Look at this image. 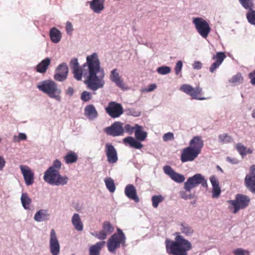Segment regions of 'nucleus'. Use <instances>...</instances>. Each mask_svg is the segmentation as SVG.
I'll list each match as a JSON object with an SVG mask.
<instances>
[{
    "mask_svg": "<svg viewBox=\"0 0 255 255\" xmlns=\"http://www.w3.org/2000/svg\"><path fill=\"white\" fill-rule=\"evenodd\" d=\"M69 65L76 80L81 81L83 76L87 75L86 84L89 89L95 91L104 88L105 73L104 69L101 67L97 53L88 55L86 62L81 67L76 58L71 59Z\"/></svg>",
    "mask_w": 255,
    "mask_h": 255,
    "instance_id": "obj_1",
    "label": "nucleus"
},
{
    "mask_svg": "<svg viewBox=\"0 0 255 255\" xmlns=\"http://www.w3.org/2000/svg\"><path fill=\"white\" fill-rule=\"evenodd\" d=\"M181 232H176L174 241H166V249L167 253L172 255H188L187 252L192 248L191 243L181 235V233L187 237L192 236L194 230L189 224L185 222L179 225Z\"/></svg>",
    "mask_w": 255,
    "mask_h": 255,
    "instance_id": "obj_2",
    "label": "nucleus"
},
{
    "mask_svg": "<svg viewBox=\"0 0 255 255\" xmlns=\"http://www.w3.org/2000/svg\"><path fill=\"white\" fill-rule=\"evenodd\" d=\"M62 163L59 159H55L47 170L44 172L43 179L45 181L52 185H64L69 180L66 176L60 174L59 170L61 168Z\"/></svg>",
    "mask_w": 255,
    "mask_h": 255,
    "instance_id": "obj_3",
    "label": "nucleus"
},
{
    "mask_svg": "<svg viewBox=\"0 0 255 255\" xmlns=\"http://www.w3.org/2000/svg\"><path fill=\"white\" fill-rule=\"evenodd\" d=\"M37 88L50 98L54 99L58 102L61 101V90L54 81L45 80L40 82L37 85Z\"/></svg>",
    "mask_w": 255,
    "mask_h": 255,
    "instance_id": "obj_4",
    "label": "nucleus"
},
{
    "mask_svg": "<svg viewBox=\"0 0 255 255\" xmlns=\"http://www.w3.org/2000/svg\"><path fill=\"white\" fill-rule=\"evenodd\" d=\"M250 198L248 196L238 194L235 199L227 201L228 204V210L232 214H237L240 210L247 208L250 205Z\"/></svg>",
    "mask_w": 255,
    "mask_h": 255,
    "instance_id": "obj_5",
    "label": "nucleus"
},
{
    "mask_svg": "<svg viewBox=\"0 0 255 255\" xmlns=\"http://www.w3.org/2000/svg\"><path fill=\"white\" fill-rule=\"evenodd\" d=\"M126 243V237L120 229H117V233L114 234L107 242V247L109 252L113 253L121 245L124 246Z\"/></svg>",
    "mask_w": 255,
    "mask_h": 255,
    "instance_id": "obj_6",
    "label": "nucleus"
},
{
    "mask_svg": "<svg viewBox=\"0 0 255 255\" xmlns=\"http://www.w3.org/2000/svg\"><path fill=\"white\" fill-rule=\"evenodd\" d=\"M200 184H201L202 187L207 189V180L201 174L197 173L187 179L184 183V189L187 191H190Z\"/></svg>",
    "mask_w": 255,
    "mask_h": 255,
    "instance_id": "obj_7",
    "label": "nucleus"
},
{
    "mask_svg": "<svg viewBox=\"0 0 255 255\" xmlns=\"http://www.w3.org/2000/svg\"><path fill=\"white\" fill-rule=\"evenodd\" d=\"M192 22L198 33L203 38L208 36L211 28L207 21L202 17H193Z\"/></svg>",
    "mask_w": 255,
    "mask_h": 255,
    "instance_id": "obj_8",
    "label": "nucleus"
},
{
    "mask_svg": "<svg viewBox=\"0 0 255 255\" xmlns=\"http://www.w3.org/2000/svg\"><path fill=\"white\" fill-rule=\"evenodd\" d=\"M107 113L112 118H118L124 113L121 104L115 102H111L105 108Z\"/></svg>",
    "mask_w": 255,
    "mask_h": 255,
    "instance_id": "obj_9",
    "label": "nucleus"
},
{
    "mask_svg": "<svg viewBox=\"0 0 255 255\" xmlns=\"http://www.w3.org/2000/svg\"><path fill=\"white\" fill-rule=\"evenodd\" d=\"M114 231V228L109 221H105L103 223L102 230L99 232L91 233V234L99 240H105L108 235L112 234Z\"/></svg>",
    "mask_w": 255,
    "mask_h": 255,
    "instance_id": "obj_10",
    "label": "nucleus"
},
{
    "mask_svg": "<svg viewBox=\"0 0 255 255\" xmlns=\"http://www.w3.org/2000/svg\"><path fill=\"white\" fill-rule=\"evenodd\" d=\"M49 249L52 255H58L60 253V244L56 232L53 229H51L50 232Z\"/></svg>",
    "mask_w": 255,
    "mask_h": 255,
    "instance_id": "obj_11",
    "label": "nucleus"
},
{
    "mask_svg": "<svg viewBox=\"0 0 255 255\" xmlns=\"http://www.w3.org/2000/svg\"><path fill=\"white\" fill-rule=\"evenodd\" d=\"M164 173L167 175L172 180L177 183H181L184 182L185 178L181 174L176 172L171 166H164L163 167Z\"/></svg>",
    "mask_w": 255,
    "mask_h": 255,
    "instance_id": "obj_12",
    "label": "nucleus"
},
{
    "mask_svg": "<svg viewBox=\"0 0 255 255\" xmlns=\"http://www.w3.org/2000/svg\"><path fill=\"white\" fill-rule=\"evenodd\" d=\"M21 174L23 177L25 184L27 186L32 185L34 182V173L31 168L27 165H20L19 166Z\"/></svg>",
    "mask_w": 255,
    "mask_h": 255,
    "instance_id": "obj_13",
    "label": "nucleus"
},
{
    "mask_svg": "<svg viewBox=\"0 0 255 255\" xmlns=\"http://www.w3.org/2000/svg\"><path fill=\"white\" fill-rule=\"evenodd\" d=\"M106 132L108 134L114 136L122 135L124 133L123 124L120 122H115L106 129Z\"/></svg>",
    "mask_w": 255,
    "mask_h": 255,
    "instance_id": "obj_14",
    "label": "nucleus"
},
{
    "mask_svg": "<svg viewBox=\"0 0 255 255\" xmlns=\"http://www.w3.org/2000/svg\"><path fill=\"white\" fill-rule=\"evenodd\" d=\"M105 153L109 163L113 164L117 162L118 159L117 151L112 144L110 143L106 144Z\"/></svg>",
    "mask_w": 255,
    "mask_h": 255,
    "instance_id": "obj_15",
    "label": "nucleus"
},
{
    "mask_svg": "<svg viewBox=\"0 0 255 255\" xmlns=\"http://www.w3.org/2000/svg\"><path fill=\"white\" fill-rule=\"evenodd\" d=\"M69 69L66 63L60 64L56 69L54 79L58 81H64L67 77Z\"/></svg>",
    "mask_w": 255,
    "mask_h": 255,
    "instance_id": "obj_16",
    "label": "nucleus"
},
{
    "mask_svg": "<svg viewBox=\"0 0 255 255\" xmlns=\"http://www.w3.org/2000/svg\"><path fill=\"white\" fill-rule=\"evenodd\" d=\"M199 154L188 147L183 149L181 155V161L182 162L193 161Z\"/></svg>",
    "mask_w": 255,
    "mask_h": 255,
    "instance_id": "obj_17",
    "label": "nucleus"
},
{
    "mask_svg": "<svg viewBox=\"0 0 255 255\" xmlns=\"http://www.w3.org/2000/svg\"><path fill=\"white\" fill-rule=\"evenodd\" d=\"M110 78L117 86L122 89H124L125 88V84H124L121 76L118 72L117 69H114L111 71L110 75Z\"/></svg>",
    "mask_w": 255,
    "mask_h": 255,
    "instance_id": "obj_18",
    "label": "nucleus"
},
{
    "mask_svg": "<svg viewBox=\"0 0 255 255\" xmlns=\"http://www.w3.org/2000/svg\"><path fill=\"white\" fill-rule=\"evenodd\" d=\"M203 145V141L201 137L195 136L190 140L189 146L188 147L200 154Z\"/></svg>",
    "mask_w": 255,
    "mask_h": 255,
    "instance_id": "obj_19",
    "label": "nucleus"
},
{
    "mask_svg": "<svg viewBox=\"0 0 255 255\" xmlns=\"http://www.w3.org/2000/svg\"><path fill=\"white\" fill-rule=\"evenodd\" d=\"M104 0H93L90 3V8L96 13H100L104 10Z\"/></svg>",
    "mask_w": 255,
    "mask_h": 255,
    "instance_id": "obj_20",
    "label": "nucleus"
},
{
    "mask_svg": "<svg viewBox=\"0 0 255 255\" xmlns=\"http://www.w3.org/2000/svg\"><path fill=\"white\" fill-rule=\"evenodd\" d=\"M84 114L90 120L95 119L98 116V112L93 105H89L85 108Z\"/></svg>",
    "mask_w": 255,
    "mask_h": 255,
    "instance_id": "obj_21",
    "label": "nucleus"
},
{
    "mask_svg": "<svg viewBox=\"0 0 255 255\" xmlns=\"http://www.w3.org/2000/svg\"><path fill=\"white\" fill-rule=\"evenodd\" d=\"M105 244V241H102L92 245L89 248V255H100V252Z\"/></svg>",
    "mask_w": 255,
    "mask_h": 255,
    "instance_id": "obj_22",
    "label": "nucleus"
},
{
    "mask_svg": "<svg viewBox=\"0 0 255 255\" xmlns=\"http://www.w3.org/2000/svg\"><path fill=\"white\" fill-rule=\"evenodd\" d=\"M134 135L137 140L143 141L146 139L147 133L143 130V128L141 126L135 124Z\"/></svg>",
    "mask_w": 255,
    "mask_h": 255,
    "instance_id": "obj_23",
    "label": "nucleus"
},
{
    "mask_svg": "<svg viewBox=\"0 0 255 255\" xmlns=\"http://www.w3.org/2000/svg\"><path fill=\"white\" fill-rule=\"evenodd\" d=\"M123 141L125 143H128L131 147L136 149H140L143 145L139 140L135 139L132 136H128L124 139Z\"/></svg>",
    "mask_w": 255,
    "mask_h": 255,
    "instance_id": "obj_24",
    "label": "nucleus"
},
{
    "mask_svg": "<svg viewBox=\"0 0 255 255\" xmlns=\"http://www.w3.org/2000/svg\"><path fill=\"white\" fill-rule=\"evenodd\" d=\"M245 183L247 188L251 191H255V176L247 174L245 179Z\"/></svg>",
    "mask_w": 255,
    "mask_h": 255,
    "instance_id": "obj_25",
    "label": "nucleus"
},
{
    "mask_svg": "<svg viewBox=\"0 0 255 255\" xmlns=\"http://www.w3.org/2000/svg\"><path fill=\"white\" fill-rule=\"evenodd\" d=\"M49 214L46 210H40L36 213L34 219L37 222H42L48 219Z\"/></svg>",
    "mask_w": 255,
    "mask_h": 255,
    "instance_id": "obj_26",
    "label": "nucleus"
},
{
    "mask_svg": "<svg viewBox=\"0 0 255 255\" xmlns=\"http://www.w3.org/2000/svg\"><path fill=\"white\" fill-rule=\"evenodd\" d=\"M72 223L76 230L78 231L83 230V225L79 214L77 213L74 214L72 218Z\"/></svg>",
    "mask_w": 255,
    "mask_h": 255,
    "instance_id": "obj_27",
    "label": "nucleus"
},
{
    "mask_svg": "<svg viewBox=\"0 0 255 255\" xmlns=\"http://www.w3.org/2000/svg\"><path fill=\"white\" fill-rule=\"evenodd\" d=\"M50 37L51 41L55 43H58L61 39V32L57 28L53 27L50 31Z\"/></svg>",
    "mask_w": 255,
    "mask_h": 255,
    "instance_id": "obj_28",
    "label": "nucleus"
},
{
    "mask_svg": "<svg viewBox=\"0 0 255 255\" xmlns=\"http://www.w3.org/2000/svg\"><path fill=\"white\" fill-rule=\"evenodd\" d=\"M50 59L48 57L46 58L37 66V71L41 73H45L48 66L50 65Z\"/></svg>",
    "mask_w": 255,
    "mask_h": 255,
    "instance_id": "obj_29",
    "label": "nucleus"
},
{
    "mask_svg": "<svg viewBox=\"0 0 255 255\" xmlns=\"http://www.w3.org/2000/svg\"><path fill=\"white\" fill-rule=\"evenodd\" d=\"M67 164H71L76 162L78 160V156L76 153L71 151L64 157Z\"/></svg>",
    "mask_w": 255,
    "mask_h": 255,
    "instance_id": "obj_30",
    "label": "nucleus"
},
{
    "mask_svg": "<svg viewBox=\"0 0 255 255\" xmlns=\"http://www.w3.org/2000/svg\"><path fill=\"white\" fill-rule=\"evenodd\" d=\"M202 91V89L200 87H197L195 88H193V90L190 92V94H189L193 99L199 100H203L206 99V98H201L200 97V95L201 94Z\"/></svg>",
    "mask_w": 255,
    "mask_h": 255,
    "instance_id": "obj_31",
    "label": "nucleus"
},
{
    "mask_svg": "<svg viewBox=\"0 0 255 255\" xmlns=\"http://www.w3.org/2000/svg\"><path fill=\"white\" fill-rule=\"evenodd\" d=\"M21 201L24 208L25 209H29L31 200L29 198L26 193H22L21 197Z\"/></svg>",
    "mask_w": 255,
    "mask_h": 255,
    "instance_id": "obj_32",
    "label": "nucleus"
},
{
    "mask_svg": "<svg viewBox=\"0 0 255 255\" xmlns=\"http://www.w3.org/2000/svg\"><path fill=\"white\" fill-rule=\"evenodd\" d=\"M210 181L213 187V191H221L218 179L215 175L211 176Z\"/></svg>",
    "mask_w": 255,
    "mask_h": 255,
    "instance_id": "obj_33",
    "label": "nucleus"
},
{
    "mask_svg": "<svg viewBox=\"0 0 255 255\" xmlns=\"http://www.w3.org/2000/svg\"><path fill=\"white\" fill-rule=\"evenodd\" d=\"M164 200V197L161 195H154L151 198L152 206L154 208H156L160 203Z\"/></svg>",
    "mask_w": 255,
    "mask_h": 255,
    "instance_id": "obj_34",
    "label": "nucleus"
},
{
    "mask_svg": "<svg viewBox=\"0 0 255 255\" xmlns=\"http://www.w3.org/2000/svg\"><path fill=\"white\" fill-rule=\"evenodd\" d=\"M243 77L240 73L233 76V77L229 80V82L231 83L237 84L242 83L243 81Z\"/></svg>",
    "mask_w": 255,
    "mask_h": 255,
    "instance_id": "obj_35",
    "label": "nucleus"
},
{
    "mask_svg": "<svg viewBox=\"0 0 255 255\" xmlns=\"http://www.w3.org/2000/svg\"><path fill=\"white\" fill-rule=\"evenodd\" d=\"M219 141L222 143L231 142L233 138L227 133H223L219 135Z\"/></svg>",
    "mask_w": 255,
    "mask_h": 255,
    "instance_id": "obj_36",
    "label": "nucleus"
},
{
    "mask_svg": "<svg viewBox=\"0 0 255 255\" xmlns=\"http://www.w3.org/2000/svg\"><path fill=\"white\" fill-rule=\"evenodd\" d=\"M246 16L248 21L251 24L255 25V10L252 8L249 10Z\"/></svg>",
    "mask_w": 255,
    "mask_h": 255,
    "instance_id": "obj_37",
    "label": "nucleus"
},
{
    "mask_svg": "<svg viewBox=\"0 0 255 255\" xmlns=\"http://www.w3.org/2000/svg\"><path fill=\"white\" fill-rule=\"evenodd\" d=\"M226 58V55L224 52H218L213 57V59L216 60V62L221 65L224 59Z\"/></svg>",
    "mask_w": 255,
    "mask_h": 255,
    "instance_id": "obj_38",
    "label": "nucleus"
},
{
    "mask_svg": "<svg viewBox=\"0 0 255 255\" xmlns=\"http://www.w3.org/2000/svg\"><path fill=\"white\" fill-rule=\"evenodd\" d=\"M242 6L246 9H251L253 7L252 0H239Z\"/></svg>",
    "mask_w": 255,
    "mask_h": 255,
    "instance_id": "obj_39",
    "label": "nucleus"
},
{
    "mask_svg": "<svg viewBox=\"0 0 255 255\" xmlns=\"http://www.w3.org/2000/svg\"><path fill=\"white\" fill-rule=\"evenodd\" d=\"M105 183L107 188L109 191H115V186L114 181L111 178H108L105 180Z\"/></svg>",
    "mask_w": 255,
    "mask_h": 255,
    "instance_id": "obj_40",
    "label": "nucleus"
},
{
    "mask_svg": "<svg viewBox=\"0 0 255 255\" xmlns=\"http://www.w3.org/2000/svg\"><path fill=\"white\" fill-rule=\"evenodd\" d=\"M157 72L161 75H166L171 72V68L168 66H161L157 69Z\"/></svg>",
    "mask_w": 255,
    "mask_h": 255,
    "instance_id": "obj_41",
    "label": "nucleus"
},
{
    "mask_svg": "<svg viewBox=\"0 0 255 255\" xmlns=\"http://www.w3.org/2000/svg\"><path fill=\"white\" fill-rule=\"evenodd\" d=\"M92 94L88 91L83 92L81 95V99L84 102H88L92 99Z\"/></svg>",
    "mask_w": 255,
    "mask_h": 255,
    "instance_id": "obj_42",
    "label": "nucleus"
},
{
    "mask_svg": "<svg viewBox=\"0 0 255 255\" xmlns=\"http://www.w3.org/2000/svg\"><path fill=\"white\" fill-rule=\"evenodd\" d=\"M180 90L189 95L193 90V88L188 84H183L180 88Z\"/></svg>",
    "mask_w": 255,
    "mask_h": 255,
    "instance_id": "obj_43",
    "label": "nucleus"
},
{
    "mask_svg": "<svg viewBox=\"0 0 255 255\" xmlns=\"http://www.w3.org/2000/svg\"><path fill=\"white\" fill-rule=\"evenodd\" d=\"M236 148L240 154L243 156L247 154V148L242 144L238 143L236 145Z\"/></svg>",
    "mask_w": 255,
    "mask_h": 255,
    "instance_id": "obj_44",
    "label": "nucleus"
},
{
    "mask_svg": "<svg viewBox=\"0 0 255 255\" xmlns=\"http://www.w3.org/2000/svg\"><path fill=\"white\" fill-rule=\"evenodd\" d=\"M124 132L128 133L129 134H131L135 131V124L134 126H131L130 125L126 124L124 127Z\"/></svg>",
    "mask_w": 255,
    "mask_h": 255,
    "instance_id": "obj_45",
    "label": "nucleus"
},
{
    "mask_svg": "<svg viewBox=\"0 0 255 255\" xmlns=\"http://www.w3.org/2000/svg\"><path fill=\"white\" fill-rule=\"evenodd\" d=\"M128 115L132 116L133 117H139L141 115V112L136 111L134 109H128L126 110Z\"/></svg>",
    "mask_w": 255,
    "mask_h": 255,
    "instance_id": "obj_46",
    "label": "nucleus"
},
{
    "mask_svg": "<svg viewBox=\"0 0 255 255\" xmlns=\"http://www.w3.org/2000/svg\"><path fill=\"white\" fill-rule=\"evenodd\" d=\"M125 193L127 197L133 200L135 202H139V199L136 195V192H125Z\"/></svg>",
    "mask_w": 255,
    "mask_h": 255,
    "instance_id": "obj_47",
    "label": "nucleus"
},
{
    "mask_svg": "<svg viewBox=\"0 0 255 255\" xmlns=\"http://www.w3.org/2000/svg\"><path fill=\"white\" fill-rule=\"evenodd\" d=\"M183 66V63L181 61H178L175 67V72L176 75H178L180 73Z\"/></svg>",
    "mask_w": 255,
    "mask_h": 255,
    "instance_id": "obj_48",
    "label": "nucleus"
},
{
    "mask_svg": "<svg viewBox=\"0 0 255 255\" xmlns=\"http://www.w3.org/2000/svg\"><path fill=\"white\" fill-rule=\"evenodd\" d=\"M174 139V134L172 132H168L164 134L163 136V140L166 142L169 140H172Z\"/></svg>",
    "mask_w": 255,
    "mask_h": 255,
    "instance_id": "obj_49",
    "label": "nucleus"
},
{
    "mask_svg": "<svg viewBox=\"0 0 255 255\" xmlns=\"http://www.w3.org/2000/svg\"><path fill=\"white\" fill-rule=\"evenodd\" d=\"M181 197L185 199H190L193 198L194 195L191 192H181Z\"/></svg>",
    "mask_w": 255,
    "mask_h": 255,
    "instance_id": "obj_50",
    "label": "nucleus"
},
{
    "mask_svg": "<svg viewBox=\"0 0 255 255\" xmlns=\"http://www.w3.org/2000/svg\"><path fill=\"white\" fill-rule=\"evenodd\" d=\"M247 251L241 248H238L233 251V254L235 255H246Z\"/></svg>",
    "mask_w": 255,
    "mask_h": 255,
    "instance_id": "obj_51",
    "label": "nucleus"
},
{
    "mask_svg": "<svg viewBox=\"0 0 255 255\" xmlns=\"http://www.w3.org/2000/svg\"><path fill=\"white\" fill-rule=\"evenodd\" d=\"M66 29L67 33L68 34H71L73 30V26L71 22H67L66 24Z\"/></svg>",
    "mask_w": 255,
    "mask_h": 255,
    "instance_id": "obj_52",
    "label": "nucleus"
},
{
    "mask_svg": "<svg viewBox=\"0 0 255 255\" xmlns=\"http://www.w3.org/2000/svg\"><path fill=\"white\" fill-rule=\"evenodd\" d=\"M249 77L251 79V83L253 85H255V70L249 74Z\"/></svg>",
    "mask_w": 255,
    "mask_h": 255,
    "instance_id": "obj_53",
    "label": "nucleus"
},
{
    "mask_svg": "<svg viewBox=\"0 0 255 255\" xmlns=\"http://www.w3.org/2000/svg\"><path fill=\"white\" fill-rule=\"evenodd\" d=\"M202 64L200 61H196L193 64V67L194 69L199 70L202 68Z\"/></svg>",
    "mask_w": 255,
    "mask_h": 255,
    "instance_id": "obj_54",
    "label": "nucleus"
},
{
    "mask_svg": "<svg viewBox=\"0 0 255 255\" xmlns=\"http://www.w3.org/2000/svg\"><path fill=\"white\" fill-rule=\"evenodd\" d=\"M220 65L218 63H217V62H214L213 63L212 65L211 66V67H210V71L212 73H214V71H215V70L218 67H219Z\"/></svg>",
    "mask_w": 255,
    "mask_h": 255,
    "instance_id": "obj_55",
    "label": "nucleus"
},
{
    "mask_svg": "<svg viewBox=\"0 0 255 255\" xmlns=\"http://www.w3.org/2000/svg\"><path fill=\"white\" fill-rule=\"evenodd\" d=\"M156 88V85L155 84H152L149 85L148 88L145 89L144 91L146 92H150L154 90Z\"/></svg>",
    "mask_w": 255,
    "mask_h": 255,
    "instance_id": "obj_56",
    "label": "nucleus"
},
{
    "mask_svg": "<svg viewBox=\"0 0 255 255\" xmlns=\"http://www.w3.org/2000/svg\"><path fill=\"white\" fill-rule=\"evenodd\" d=\"M125 191H136V190L133 185L128 184L126 186Z\"/></svg>",
    "mask_w": 255,
    "mask_h": 255,
    "instance_id": "obj_57",
    "label": "nucleus"
},
{
    "mask_svg": "<svg viewBox=\"0 0 255 255\" xmlns=\"http://www.w3.org/2000/svg\"><path fill=\"white\" fill-rule=\"evenodd\" d=\"M5 161L4 158L0 155V170H2L5 166Z\"/></svg>",
    "mask_w": 255,
    "mask_h": 255,
    "instance_id": "obj_58",
    "label": "nucleus"
},
{
    "mask_svg": "<svg viewBox=\"0 0 255 255\" xmlns=\"http://www.w3.org/2000/svg\"><path fill=\"white\" fill-rule=\"evenodd\" d=\"M74 92V89L71 87H68L66 91V93L69 96H72Z\"/></svg>",
    "mask_w": 255,
    "mask_h": 255,
    "instance_id": "obj_59",
    "label": "nucleus"
},
{
    "mask_svg": "<svg viewBox=\"0 0 255 255\" xmlns=\"http://www.w3.org/2000/svg\"><path fill=\"white\" fill-rule=\"evenodd\" d=\"M227 161L229 162H230L232 164H237L238 163V161L237 159L234 158L232 159L229 157L227 158Z\"/></svg>",
    "mask_w": 255,
    "mask_h": 255,
    "instance_id": "obj_60",
    "label": "nucleus"
},
{
    "mask_svg": "<svg viewBox=\"0 0 255 255\" xmlns=\"http://www.w3.org/2000/svg\"><path fill=\"white\" fill-rule=\"evenodd\" d=\"M18 136L19 141L25 140L27 138L26 135L24 133H19Z\"/></svg>",
    "mask_w": 255,
    "mask_h": 255,
    "instance_id": "obj_61",
    "label": "nucleus"
},
{
    "mask_svg": "<svg viewBox=\"0 0 255 255\" xmlns=\"http://www.w3.org/2000/svg\"><path fill=\"white\" fill-rule=\"evenodd\" d=\"M251 174L250 175L255 176V165H252L250 167Z\"/></svg>",
    "mask_w": 255,
    "mask_h": 255,
    "instance_id": "obj_62",
    "label": "nucleus"
},
{
    "mask_svg": "<svg viewBox=\"0 0 255 255\" xmlns=\"http://www.w3.org/2000/svg\"><path fill=\"white\" fill-rule=\"evenodd\" d=\"M220 193L221 192H213L212 197L218 198L219 196Z\"/></svg>",
    "mask_w": 255,
    "mask_h": 255,
    "instance_id": "obj_63",
    "label": "nucleus"
},
{
    "mask_svg": "<svg viewBox=\"0 0 255 255\" xmlns=\"http://www.w3.org/2000/svg\"><path fill=\"white\" fill-rule=\"evenodd\" d=\"M13 140L14 142H19L20 141H19V139L18 138V136L14 135L13 136Z\"/></svg>",
    "mask_w": 255,
    "mask_h": 255,
    "instance_id": "obj_64",
    "label": "nucleus"
}]
</instances>
